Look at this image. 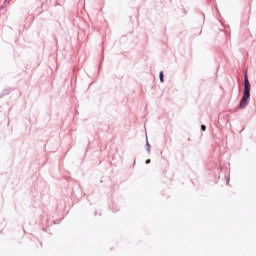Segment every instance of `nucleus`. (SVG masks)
<instances>
[{
    "label": "nucleus",
    "instance_id": "1",
    "mask_svg": "<svg viewBox=\"0 0 256 256\" xmlns=\"http://www.w3.org/2000/svg\"><path fill=\"white\" fill-rule=\"evenodd\" d=\"M249 99H251V83L249 82V77L247 73L244 74V92L240 100V109H245L249 105Z\"/></svg>",
    "mask_w": 256,
    "mask_h": 256
},
{
    "label": "nucleus",
    "instance_id": "3",
    "mask_svg": "<svg viewBox=\"0 0 256 256\" xmlns=\"http://www.w3.org/2000/svg\"><path fill=\"white\" fill-rule=\"evenodd\" d=\"M146 151L147 153H151V144H149V140H147V137H146Z\"/></svg>",
    "mask_w": 256,
    "mask_h": 256
},
{
    "label": "nucleus",
    "instance_id": "5",
    "mask_svg": "<svg viewBox=\"0 0 256 256\" xmlns=\"http://www.w3.org/2000/svg\"><path fill=\"white\" fill-rule=\"evenodd\" d=\"M207 130V126H205V125H201V131H206Z\"/></svg>",
    "mask_w": 256,
    "mask_h": 256
},
{
    "label": "nucleus",
    "instance_id": "2",
    "mask_svg": "<svg viewBox=\"0 0 256 256\" xmlns=\"http://www.w3.org/2000/svg\"><path fill=\"white\" fill-rule=\"evenodd\" d=\"M159 79L160 83H165V74L163 73V71L159 72Z\"/></svg>",
    "mask_w": 256,
    "mask_h": 256
},
{
    "label": "nucleus",
    "instance_id": "4",
    "mask_svg": "<svg viewBox=\"0 0 256 256\" xmlns=\"http://www.w3.org/2000/svg\"><path fill=\"white\" fill-rule=\"evenodd\" d=\"M9 93H11V89H9V88L8 89H4L1 97H3V95H9Z\"/></svg>",
    "mask_w": 256,
    "mask_h": 256
},
{
    "label": "nucleus",
    "instance_id": "6",
    "mask_svg": "<svg viewBox=\"0 0 256 256\" xmlns=\"http://www.w3.org/2000/svg\"><path fill=\"white\" fill-rule=\"evenodd\" d=\"M145 163H146V165H149V163H151V159H147V160L145 161Z\"/></svg>",
    "mask_w": 256,
    "mask_h": 256
},
{
    "label": "nucleus",
    "instance_id": "7",
    "mask_svg": "<svg viewBox=\"0 0 256 256\" xmlns=\"http://www.w3.org/2000/svg\"><path fill=\"white\" fill-rule=\"evenodd\" d=\"M4 3H7V0H4Z\"/></svg>",
    "mask_w": 256,
    "mask_h": 256
}]
</instances>
